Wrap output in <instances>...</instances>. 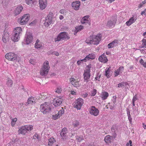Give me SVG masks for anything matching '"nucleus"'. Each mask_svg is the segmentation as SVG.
<instances>
[{
  "instance_id": "1",
  "label": "nucleus",
  "mask_w": 146,
  "mask_h": 146,
  "mask_svg": "<svg viewBox=\"0 0 146 146\" xmlns=\"http://www.w3.org/2000/svg\"><path fill=\"white\" fill-rule=\"evenodd\" d=\"M102 35L101 34H98L97 35H92L87 38L86 42L87 44H98L99 42L101 40Z\"/></svg>"
},
{
  "instance_id": "2",
  "label": "nucleus",
  "mask_w": 146,
  "mask_h": 146,
  "mask_svg": "<svg viewBox=\"0 0 146 146\" xmlns=\"http://www.w3.org/2000/svg\"><path fill=\"white\" fill-rule=\"evenodd\" d=\"M14 35L11 38V39L14 42L17 41L20 39V35L22 32L21 27H17L15 29Z\"/></svg>"
},
{
  "instance_id": "3",
  "label": "nucleus",
  "mask_w": 146,
  "mask_h": 146,
  "mask_svg": "<svg viewBox=\"0 0 146 146\" xmlns=\"http://www.w3.org/2000/svg\"><path fill=\"white\" fill-rule=\"evenodd\" d=\"M48 64V61L44 62L43 66L41 68L40 71V73L41 75L45 76L48 74L50 68Z\"/></svg>"
},
{
  "instance_id": "4",
  "label": "nucleus",
  "mask_w": 146,
  "mask_h": 146,
  "mask_svg": "<svg viewBox=\"0 0 146 146\" xmlns=\"http://www.w3.org/2000/svg\"><path fill=\"white\" fill-rule=\"evenodd\" d=\"M50 108L46 102L42 104L40 106V109L41 112L44 114H46L51 110Z\"/></svg>"
},
{
  "instance_id": "5",
  "label": "nucleus",
  "mask_w": 146,
  "mask_h": 146,
  "mask_svg": "<svg viewBox=\"0 0 146 146\" xmlns=\"http://www.w3.org/2000/svg\"><path fill=\"white\" fill-rule=\"evenodd\" d=\"M54 16L53 13L50 12L47 16L46 17L45 22L44 23L45 25L48 27L49 25L52 23V19Z\"/></svg>"
},
{
  "instance_id": "6",
  "label": "nucleus",
  "mask_w": 146,
  "mask_h": 146,
  "mask_svg": "<svg viewBox=\"0 0 146 146\" xmlns=\"http://www.w3.org/2000/svg\"><path fill=\"white\" fill-rule=\"evenodd\" d=\"M29 15L26 14L23 15L21 18L18 19V23L21 25L26 24L29 20Z\"/></svg>"
},
{
  "instance_id": "7",
  "label": "nucleus",
  "mask_w": 146,
  "mask_h": 146,
  "mask_svg": "<svg viewBox=\"0 0 146 146\" xmlns=\"http://www.w3.org/2000/svg\"><path fill=\"white\" fill-rule=\"evenodd\" d=\"M70 37L68 36V34L65 32H62L60 33L55 39V41H59L62 40L66 39H68Z\"/></svg>"
},
{
  "instance_id": "8",
  "label": "nucleus",
  "mask_w": 146,
  "mask_h": 146,
  "mask_svg": "<svg viewBox=\"0 0 146 146\" xmlns=\"http://www.w3.org/2000/svg\"><path fill=\"white\" fill-rule=\"evenodd\" d=\"M86 68H88L86 71H84V81L88 82L90 80V68H91V66H90V65H88L87 66Z\"/></svg>"
},
{
  "instance_id": "9",
  "label": "nucleus",
  "mask_w": 146,
  "mask_h": 146,
  "mask_svg": "<svg viewBox=\"0 0 146 146\" xmlns=\"http://www.w3.org/2000/svg\"><path fill=\"white\" fill-rule=\"evenodd\" d=\"M5 57L9 60L15 61L17 60V55L14 53H9L6 54Z\"/></svg>"
},
{
  "instance_id": "10",
  "label": "nucleus",
  "mask_w": 146,
  "mask_h": 146,
  "mask_svg": "<svg viewBox=\"0 0 146 146\" xmlns=\"http://www.w3.org/2000/svg\"><path fill=\"white\" fill-rule=\"evenodd\" d=\"M117 16L116 15L112 17L111 19L108 21L107 26L110 28L114 27L117 20Z\"/></svg>"
},
{
  "instance_id": "11",
  "label": "nucleus",
  "mask_w": 146,
  "mask_h": 146,
  "mask_svg": "<svg viewBox=\"0 0 146 146\" xmlns=\"http://www.w3.org/2000/svg\"><path fill=\"white\" fill-rule=\"evenodd\" d=\"M83 103V100L81 98H79L76 101V102L74 104V107L75 108H77V110H80Z\"/></svg>"
},
{
  "instance_id": "12",
  "label": "nucleus",
  "mask_w": 146,
  "mask_h": 146,
  "mask_svg": "<svg viewBox=\"0 0 146 146\" xmlns=\"http://www.w3.org/2000/svg\"><path fill=\"white\" fill-rule=\"evenodd\" d=\"M25 41L26 43L25 44H28L32 42L33 40V37L32 34L30 33H27L25 36Z\"/></svg>"
},
{
  "instance_id": "13",
  "label": "nucleus",
  "mask_w": 146,
  "mask_h": 146,
  "mask_svg": "<svg viewBox=\"0 0 146 146\" xmlns=\"http://www.w3.org/2000/svg\"><path fill=\"white\" fill-rule=\"evenodd\" d=\"M63 100L61 98H57L53 100L52 103L55 106H58L62 104Z\"/></svg>"
},
{
  "instance_id": "14",
  "label": "nucleus",
  "mask_w": 146,
  "mask_h": 146,
  "mask_svg": "<svg viewBox=\"0 0 146 146\" xmlns=\"http://www.w3.org/2000/svg\"><path fill=\"white\" fill-rule=\"evenodd\" d=\"M89 112L90 114L95 116H97L99 114V111L95 106H92L90 108Z\"/></svg>"
},
{
  "instance_id": "15",
  "label": "nucleus",
  "mask_w": 146,
  "mask_h": 146,
  "mask_svg": "<svg viewBox=\"0 0 146 146\" xmlns=\"http://www.w3.org/2000/svg\"><path fill=\"white\" fill-rule=\"evenodd\" d=\"M39 4L40 9L43 10L45 8L47 5L46 0H39Z\"/></svg>"
},
{
  "instance_id": "16",
  "label": "nucleus",
  "mask_w": 146,
  "mask_h": 146,
  "mask_svg": "<svg viewBox=\"0 0 146 146\" xmlns=\"http://www.w3.org/2000/svg\"><path fill=\"white\" fill-rule=\"evenodd\" d=\"M98 60L104 63H106L108 61V59L104 53L99 56L98 58Z\"/></svg>"
},
{
  "instance_id": "17",
  "label": "nucleus",
  "mask_w": 146,
  "mask_h": 146,
  "mask_svg": "<svg viewBox=\"0 0 146 146\" xmlns=\"http://www.w3.org/2000/svg\"><path fill=\"white\" fill-rule=\"evenodd\" d=\"M72 5L75 10H78L79 9L80 6V2L79 1H76L72 3Z\"/></svg>"
},
{
  "instance_id": "18",
  "label": "nucleus",
  "mask_w": 146,
  "mask_h": 146,
  "mask_svg": "<svg viewBox=\"0 0 146 146\" xmlns=\"http://www.w3.org/2000/svg\"><path fill=\"white\" fill-rule=\"evenodd\" d=\"M124 70V67L122 66H121L117 69V70L114 72L115 76L116 77L117 76L119 75L120 74L122 73Z\"/></svg>"
},
{
  "instance_id": "19",
  "label": "nucleus",
  "mask_w": 146,
  "mask_h": 146,
  "mask_svg": "<svg viewBox=\"0 0 146 146\" xmlns=\"http://www.w3.org/2000/svg\"><path fill=\"white\" fill-rule=\"evenodd\" d=\"M119 41L117 40H115L111 42L108 44V47L109 48H113L117 45V44L119 43Z\"/></svg>"
},
{
  "instance_id": "20",
  "label": "nucleus",
  "mask_w": 146,
  "mask_h": 146,
  "mask_svg": "<svg viewBox=\"0 0 146 146\" xmlns=\"http://www.w3.org/2000/svg\"><path fill=\"white\" fill-rule=\"evenodd\" d=\"M70 81L71 84L74 86L77 87L79 86L78 82L76 81L74 78H70Z\"/></svg>"
},
{
  "instance_id": "21",
  "label": "nucleus",
  "mask_w": 146,
  "mask_h": 146,
  "mask_svg": "<svg viewBox=\"0 0 146 146\" xmlns=\"http://www.w3.org/2000/svg\"><path fill=\"white\" fill-rule=\"evenodd\" d=\"M137 20L136 17H131L129 20L126 23V24L127 26H129L131 24L134 23Z\"/></svg>"
},
{
  "instance_id": "22",
  "label": "nucleus",
  "mask_w": 146,
  "mask_h": 146,
  "mask_svg": "<svg viewBox=\"0 0 146 146\" xmlns=\"http://www.w3.org/2000/svg\"><path fill=\"white\" fill-rule=\"evenodd\" d=\"M67 132V130L66 128H64L62 129L61 132L60 133V135L62 137L63 139H66Z\"/></svg>"
},
{
  "instance_id": "23",
  "label": "nucleus",
  "mask_w": 146,
  "mask_h": 146,
  "mask_svg": "<svg viewBox=\"0 0 146 146\" xmlns=\"http://www.w3.org/2000/svg\"><path fill=\"white\" fill-rule=\"evenodd\" d=\"M72 126L75 130H78L80 128L79 123L78 120H75L73 121Z\"/></svg>"
},
{
  "instance_id": "24",
  "label": "nucleus",
  "mask_w": 146,
  "mask_h": 146,
  "mask_svg": "<svg viewBox=\"0 0 146 146\" xmlns=\"http://www.w3.org/2000/svg\"><path fill=\"white\" fill-rule=\"evenodd\" d=\"M23 9V7L21 6H18L15 9L14 13L16 15L19 14L21 11Z\"/></svg>"
},
{
  "instance_id": "25",
  "label": "nucleus",
  "mask_w": 146,
  "mask_h": 146,
  "mask_svg": "<svg viewBox=\"0 0 146 146\" xmlns=\"http://www.w3.org/2000/svg\"><path fill=\"white\" fill-rule=\"evenodd\" d=\"M27 132L25 127V126H22L19 130L18 133L19 134H21L23 135L25 134V133Z\"/></svg>"
},
{
  "instance_id": "26",
  "label": "nucleus",
  "mask_w": 146,
  "mask_h": 146,
  "mask_svg": "<svg viewBox=\"0 0 146 146\" xmlns=\"http://www.w3.org/2000/svg\"><path fill=\"white\" fill-rule=\"evenodd\" d=\"M75 29L76 30H75L74 33V34L75 35H76V34H77L78 32L80 31L81 30L83 29V27L82 26L80 25L77 27H76L75 28Z\"/></svg>"
},
{
  "instance_id": "27",
  "label": "nucleus",
  "mask_w": 146,
  "mask_h": 146,
  "mask_svg": "<svg viewBox=\"0 0 146 146\" xmlns=\"http://www.w3.org/2000/svg\"><path fill=\"white\" fill-rule=\"evenodd\" d=\"M88 17V16H86L83 17L81 21V23L82 24H84L86 23H88L89 21L87 19Z\"/></svg>"
},
{
  "instance_id": "28",
  "label": "nucleus",
  "mask_w": 146,
  "mask_h": 146,
  "mask_svg": "<svg viewBox=\"0 0 146 146\" xmlns=\"http://www.w3.org/2000/svg\"><path fill=\"white\" fill-rule=\"evenodd\" d=\"M95 58V55L93 54H90L86 57V59L87 60L90 59H94Z\"/></svg>"
},
{
  "instance_id": "29",
  "label": "nucleus",
  "mask_w": 146,
  "mask_h": 146,
  "mask_svg": "<svg viewBox=\"0 0 146 146\" xmlns=\"http://www.w3.org/2000/svg\"><path fill=\"white\" fill-rule=\"evenodd\" d=\"M27 103L28 104H34L35 103V100L34 98L33 97H30L28 99Z\"/></svg>"
},
{
  "instance_id": "30",
  "label": "nucleus",
  "mask_w": 146,
  "mask_h": 146,
  "mask_svg": "<svg viewBox=\"0 0 146 146\" xmlns=\"http://www.w3.org/2000/svg\"><path fill=\"white\" fill-rule=\"evenodd\" d=\"M127 113L128 117V119L129 122L131 123L132 122V118L131 114H130L129 110V108H127Z\"/></svg>"
},
{
  "instance_id": "31",
  "label": "nucleus",
  "mask_w": 146,
  "mask_h": 146,
  "mask_svg": "<svg viewBox=\"0 0 146 146\" xmlns=\"http://www.w3.org/2000/svg\"><path fill=\"white\" fill-rule=\"evenodd\" d=\"M128 84L127 82H122L118 84V87H122L126 86L127 85H128Z\"/></svg>"
},
{
  "instance_id": "32",
  "label": "nucleus",
  "mask_w": 146,
  "mask_h": 146,
  "mask_svg": "<svg viewBox=\"0 0 146 146\" xmlns=\"http://www.w3.org/2000/svg\"><path fill=\"white\" fill-rule=\"evenodd\" d=\"M111 136L110 135H108L105 137L104 140L108 144L110 142Z\"/></svg>"
},
{
  "instance_id": "33",
  "label": "nucleus",
  "mask_w": 146,
  "mask_h": 146,
  "mask_svg": "<svg viewBox=\"0 0 146 146\" xmlns=\"http://www.w3.org/2000/svg\"><path fill=\"white\" fill-rule=\"evenodd\" d=\"M35 47L37 48H40L42 47V45L40 44L39 40H37L35 44Z\"/></svg>"
},
{
  "instance_id": "34",
  "label": "nucleus",
  "mask_w": 146,
  "mask_h": 146,
  "mask_svg": "<svg viewBox=\"0 0 146 146\" xmlns=\"http://www.w3.org/2000/svg\"><path fill=\"white\" fill-rule=\"evenodd\" d=\"M27 132L30 131L33 128V127L32 125H26L25 126Z\"/></svg>"
},
{
  "instance_id": "35",
  "label": "nucleus",
  "mask_w": 146,
  "mask_h": 146,
  "mask_svg": "<svg viewBox=\"0 0 146 146\" xmlns=\"http://www.w3.org/2000/svg\"><path fill=\"white\" fill-rule=\"evenodd\" d=\"M107 68L106 69V73L105 74V75L106 76L107 78H108L110 77V71L109 70V68H108L107 70Z\"/></svg>"
},
{
  "instance_id": "36",
  "label": "nucleus",
  "mask_w": 146,
  "mask_h": 146,
  "mask_svg": "<svg viewBox=\"0 0 146 146\" xmlns=\"http://www.w3.org/2000/svg\"><path fill=\"white\" fill-rule=\"evenodd\" d=\"M48 145L49 146H51L55 141V140L53 138H50L48 139Z\"/></svg>"
},
{
  "instance_id": "37",
  "label": "nucleus",
  "mask_w": 146,
  "mask_h": 146,
  "mask_svg": "<svg viewBox=\"0 0 146 146\" xmlns=\"http://www.w3.org/2000/svg\"><path fill=\"white\" fill-rule=\"evenodd\" d=\"M108 94L107 92H104L103 93L102 96V98L103 100L106 99L108 96Z\"/></svg>"
},
{
  "instance_id": "38",
  "label": "nucleus",
  "mask_w": 146,
  "mask_h": 146,
  "mask_svg": "<svg viewBox=\"0 0 146 146\" xmlns=\"http://www.w3.org/2000/svg\"><path fill=\"white\" fill-rule=\"evenodd\" d=\"M13 84V83L12 81L9 78H8L7 82V85L9 87H11Z\"/></svg>"
},
{
  "instance_id": "39",
  "label": "nucleus",
  "mask_w": 146,
  "mask_h": 146,
  "mask_svg": "<svg viewBox=\"0 0 146 146\" xmlns=\"http://www.w3.org/2000/svg\"><path fill=\"white\" fill-rule=\"evenodd\" d=\"M26 2L27 4L30 5L34 3V0H26Z\"/></svg>"
},
{
  "instance_id": "40",
  "label": "nucleus",
  "mask_w": 146,
  "mask_h": 146,
  "mask_svg": "<svg viewBox=\"0 0 146 146\" xmlns=\"http://www.w3.org/2000/svg\"><path fill=\"white\" fill-rule=\"evenodd\" d=\"M116 130H117V128L116 126L115 125L112 126L111 128V131L113 133L116 132Z\"/></svg>"
},
{
  "instance_id": "41",
  "label": "nucleus",
  "mask_w": 146,
  "mask_h": 146,
  "mask_svg": "<svg viewBox=\"0 0 146 146\" xmlns=\"http://www.w3.org/2000/svg\"><path fill=\"white\" fill-rule=\"evenodd\" d=\"M17 120V119L16 118H14L12 119L11 122V125L13 127L14 126Z\"/></svg>"
},
{
  "instance_id": "42",
  "label": "nucleus",
  "mask_w": 146,
  "mask_h": 146,
  "mask_svg": "<svg viewBox=\"0 0 146 146\" xmlns=\"http://www.w3.org/2000/svg\"><path fill=\"white\" fill-rule=\"evenodd\" d=\"M64 112V110L63 109L60 110L58 112V114L59 115V116H60Z\"/></svg>"
},
{
  "instance_id": "43",
  "label": "nucleus",
  "mask_w": 146,
  "mask_h": 146,
  "mask_svg": "<svg viewBox=\"0 0 146 146\" xmlns=\"http://www.w3.org/2000/svg\"><path fill=\"white\" fill-rule=\"evenodd\" d=\"M142 41L143 42V43L142 44V47L146 48V40L143 39L142 40Z\"/></svg>"
},
{
  "instance_id": "44",
  "label": "nucleus",
  "mask_w": 146,
  "mask_h": 146,
  "mask_svg": "<svg viewBox=\"0 0 146 146\" xmlns=\"http://www.w3.org/2000/svg\"><path fill=\"white\" fill-rule=\"evenodd\" d=\"M30 63L33 65H34L36 63V62L35 60L33 59H31L29 61Z\"/></svg>"
},
{
  "instance_id": "45",
  "label": "nucleus",
  "mask_w": 146,
  "mask_h": 146,
  "mask_svg": "<svg viewBox=\"0 0 146 146\" xmlns=\"http://www.w3.org/2000/svg\"><path fill=\"white\" fill-rule=\"evenodd\" d=\"M76 139L78 140L79 142H80L82 140H83L84 138L82 136L79 137H77Z\"/></svg>"
},
{
  "instance_id": "46",
  "label": "nucleus",
  "mask_w": 146,
  "mask_h": 146,
  "mask_svg": "<svg viewBox=\"0 0 146 146\" xmlns=\"http://www.w3.org/2000/svg\"><path fill=\"white\" fill-rule=\"evenodd\" d=\"M96 90L95 89H94L91 92V96H94L96 95Z\"/></svg>"
},
{
  "instance_id": "47",
  "label": "nucleus",
  "mask_w": 146,
  "mask_h": 146,
  "mask_svg": "<svg viewBox=\"0 0 146 146\" xmlns=\"http://www.w3.org/2000/svg\"><path fill=\"white\" fill-rule=\"evenodd\" d=\"M52 116L53 117V118L55 120L58 119L60 117L58 114H55L54 115H53Z\"/></svg>"
},
{
  "instance_id": "48",
  "label": "nucleus",
  "mask_w": 146,
  "mask_h": 146,
  "mask_svg": "<svg viewBox=\"0 0 146 146\" xmlns=\"http://www.w3.org/2000/svg\"><path fill=\"white\" fill-rule=\"evenodd\" d=\"M9 37H3V40L4 43H6L7 41L8 40Z\"/></svg>"
},
{
  "instance_id": "49",
  "label": "nucleus",
  "mask_w": 146,
  "mask_h": 146,
  "mask_svg": "<svg viewBox=\"0 0 146 146\" xmlns=\"http://www.w3.org/2000/svg\"><path fill=\"white\" fill-rule=\"evenodd\" d=\"M137 100V98L136 95H135L134 96H133V100L132 102H135Z\"/></svg>"
},
{
  "instance_id": "50",
  "label": "nucleus",
  "mask_w": 146,
  "mask_h": 146,
  "mask_svg": "<svg viewBox=\"0 0 146 146\" xmlns=\"http://www.w3.org/2000/svg\"><path fill=\"white\" fill-rule=\"evenodd\" d=\"M116 135H117L116 132H113L112 133V136L111 137L112 138H115L116 137Z\"/></svg>"
},
{
  "instance_id": "51",
  "label": "nucleus",
  "mask_w": 146,
  "mask_h": 146,
  "mask_svg": "<svg viewBox=\"0 0 146 146\" xmlns=\"http://www.w3.org/2000/svg\"><path fill=\"white\" fill-rule=\"evenodd\" d=\"M101 77V75H100L99 76L98 75H97L96 76V77L95 78V79L96 80H98L99 81H100V79Z\"/></svg>"
},
{
  "instance_id": "52",
  "label": "nucleus",
  "mask_w": 146,
  "mask_h": 146,
  "mask_svg": "<svg viewBox=\"0 0 146 146\" xmlns=\"http://www.w3.org/2000/svg\"><path fill=\"white\" fill-rule=\"evenodd\" d=\"M146 12V9H145L144 11H142L141 13V15H143V14H144V15H146V13H145Z\"/></svg>"
},
{
  "instance_id": "53",
  "label": "nucleus",
  "mask_w": 146,
  "mask_h": 146,
  "mask_svg": "<svg viewBox=\"0 0 146 146\" xmlns=\"http://www.w3.org/2000/svg\"><path fill=\"white\" fill-rule=\"evenodd\" d=\"M61 89L60 88H58L56 92L58 93H59L61 92Z\"/></svg>"
},
{
  "instance_id": "54",
  "label": "nucleus",
  "mask_w": 146,
  "mask_h": 146,
  "mask_svg": "<svg viewBox=\"0 0 146 146\" xmlns=\"http://www.w3.org/2000/svg\"><path fill=\"white\" fill-rule=\"evenodd\" d=\"M8 34L7 33H5L3 37H8Z\"/></svg>"
},
{
  "instance_id": "55",
  "label": "nucleus",
  "mask_w": 146,
  "mask_h": 146,
  "mask_svg": "<svg viewBox=\"0 0 146 146\" xmlns=\"http://www.w3.org/2000/svg\"><path fill=\"white\" fill-rule=\"evenodd\" d=\"M139 62L141 64H142L143 65V64H144L145 63V62H144V61H143L142 59H141L140 60H139Z\"/></svg>"
},
{
  "instance_id": "56",
  "label": "nucleus",
  "mask_w": 146,
  "mask_h": 146,
  "mask_svg": "<svg viewBox=\"0 0 146 146\" xmlns=\"http://www.w3.org/2000/svg\"><path fill=\"white\" fill-rule=\"evenodd\" d=\"M80 61L82 62L83 61H86L87 60L86 59V57H85L84 59L80 60Z\"/></svg>"
},
{
  "instance_id": "57",
  "label": "nucleus",
  "mask_w": 146,
  "mask_h": 146,
  "mask_svg": "<svg viewBox=\"0 0 146 146\" xmlns=\"http://www.w3.org/2000/svg\"><path fill=\"white\" fill-rule=\"evenodd\" d=\"M60 12L62 14H64V10L63 9H61V10H60Z\"/></svg>"
},
{
  "instance_id": "58",
  "label": "nucleus",
  "mask_w": 146,
  "mask_h": 146,
  "mask_svg": "<svg viewBox=\"0 0 146 146\" xmlns=\"http://www.w3.org/2000/svg\"><path fill=\"white\" fill-rule=\"evenodd\" d=\"M33 137L34 139H35V138H38V135L37 134H35V135H34Z\"/></svg>"
},
{
  "instance_id": "59",
  "label": "nucleus",
  "mask_w": 146,
  "mask_h": 146,
  "mask_svg": "<svg viewBox=\"0 0 146 146\" xmlns=\"http://www.w3.org/2000/svg\"><path fill=\"white\" fill-rule=\"evenodd\" d=\"M143 4L142 3H140L138 7L139 8H141L142 7V6Z\"/></svg>"
},
{
  "instance_id": "60",
  "label": "nucleus",
  "mask_w": 146,
  "mask_h": 146,
  "mask_svg": "<svg viewBox=\"0 0 146 146\" xmlns=\"http://www.w3.org/2000/svg\"><path fill=\"white\" fill-rule=\"evenodd\" d=\"M82 62H81L80 60H78L77 62V63L78 65H80L81 63Z\"/></svg>"
},
{
  "instance_id": "61",
  "label": "nucleus",
  "mask_w": 146,
  "mask_h": 146,
  "mask_svg": "<svg viewBox=\"0 0 146 146\" xmlns=\"http://www.w3.org/2000/svg\"><path fill=\"white\" fill-rule=\"evenodd\" d=\"M76 92L74 91H71V94H72L74 95L75 94Z\"/></svg>"
},
{
  "instance_id": "62",
  "label": "nucleus",
  "mask_w": 146,
  "mask_h": 146,
  "mask_svg": "<svg viewBox=\"0 0 146 146\" xmlns=\"http://www.w3.org/2000/svg\"><path fill=\"white\" fill-rule=\"evenodd\" d=\"M129 144L130 145V146H132V145H131L132 144V141L131 140H130L129 141Z\"/></svg>"
},
{
  "instance_id": "63",
  "label": "nucleus",
  "mask_w": 146,
  "mask_h": 146,
  "mask_svg": "<svg viewBox=\"0 0 146 146\" xmlns=\"http://www.w3.org/2000/svg\"><path fill=\"white\" fill-rule=\"evenodd\" d=\"M88 95V94L87 93H85L83 95V97L84 98H86Z\"/></svg>"
},
{
  "instance_id": "64",
  "label": "nucleus",
  "mask_w": 146,
  "mask_h": 146,
  "mask_svg": "<svg viewBox=\"0 0 146 146\" xmlns=\"http://www.w3.org/2000/svg\"><path fill=\"white\" fill-rule=\"evenodd\" d=\"M59 18L60 19H62L63 18V17L62 15H60L59 17Z\"/></svg>"
}]
</instances>
